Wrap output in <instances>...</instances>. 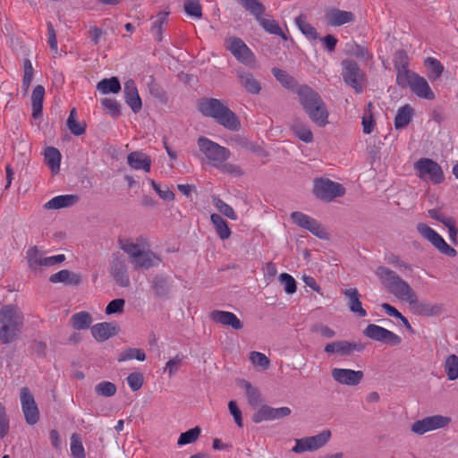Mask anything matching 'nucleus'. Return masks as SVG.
<instances>
[{
  "instance_id": "obj_57",
  "label": "nucleus",
  "mask_w": 458,
  "mask_h": 458,
  "mask_svg": "<svg viewBox=\"0 0 458 458\" xmlns=\"http://www.w3.org/2000/svg\"><path fill=\"white\" fill-rule=\"evenodd\" d=\"M242 6L252 14L257 21L263 16L265 13V6L258 0H249L245 2Z\"/></svg>"
},
{
  "instance_id": "obj_12",
  "label": "nucleus",
  "mask_w": 458,
  "mask_h": 458,
  "mask_svg": "<svg viewBox=\"0 0 458 458\" xmlns=\"http://www.w3.org/2000/svg\"><path fill=\"white\" fill-rule=\"evenodd\" d=\"M363 335L377 342L390 346H397L402 343V338L394 332L375 324H369L363 330Z\"/></svg>"
},
{
  "instance_id": "obj_25",
  "label": "nucleus",
  "mask_w": 458,
  "mask_h": 458,
  "mask_svg": "<svg viewBox=\"0 0 458 458\" xmlns=\"http://www.w3.org/2000/svg\"><path fill=\"white\" fill-rule=\"evenodd\" d=\"M161 258L148 248L143 249L138 258L132 259L131 265L134 269L148 270L157 267L161 263Z\"/></svg>"
},
{
  "instance_id": "obj_50",
  "label": "nucleus",
  "mask_w": 458,
  "mask_h": 458,
  "mask_svg": "<svg viewBox=\"0 0 458 458\" xmlns=\"http://www.w3.org/2000/svg\"><path fill=\"white\" fill-rule=\"evenodd\" d=\"M258 21L267 32L280 36L284 40L286 39L285 34L283 32L276 21L260 17Z\"/></svg>"
},
{
  "instance_id": "obj_28",
  "label": "nucleus",
  "mask_w": 458,
  "mask_h": 458,
  "mask_svg": "<svg viewBox=\"0 0 458 458\" xmlns=\"http://www.w3.org/2000/svg\"><path fill=\"white\" fill-rule=\"evenodd\" d=\"M116 333L117 327L114 323L102 322L91 327V334L98 342H104L115 335Z\"/></svg>"
},
{
  "instance_id": "obj_5",
  "label": "nucleus",
  "mask_w": 458,
  "mask_h": 458,
  "mask_svg": "<svg viewBox=\"0 0 458 458\" xmlns=\"http://www.w3.org/2000/svg\"><path fill=\"white\" fill-rule=\"evenodd\" d=\"M197 143L200 152L204 154L209 164L216 168L220 165L221 163L225 162L231 156V152L227 148L206 137H199Z\"/></svg>"
},
{
  "instance_id": "obj_34",
  "label": "nucleus",
  "mask_w": 458,
  "mask_h": 458,
  "mask_svg": "<svg viewBox=\"0 0 458 458\" xmlns=\"http://www.w3.org/2000/svg\"><path fill=\"white\" fill-rule=\"evenodd\" d=\"M44 96L45 88L42 85L36 86L31 95L32 116L35 119L42 115Z\"/></svg>"
},
{
  "instance_id": "obj_37",
  "label": "nucleus",
  "mask_w": 458,
  "mask_h": 458,
  "mask_svg": "<svg viewBox=\"0 0 458 458\" xmlns=\"http://www.w3.org/2000/svg\"><path fill=\"white\" fill-rule=\"evenodd\" d=\"M66 125L71 131L75 136H81L86 131V123L79 122L77 120V110L75 107L72 108L70 111V114L66 121Z\"/></svg>"
},
{
  "instance_id": "obj_39",
  "label": "nucleus",
  "mask_w": 458,
  "mask_h": 458,
  "mask_svg": "<svg viewBox=\"0 0 458 458\" xmlns=\"http://www.w3.org/2000/svg\"><path fill=\"white\" fill-rule=\"evenodd\" d=\"M97 89L102 94H117L121 90V83L117 77L103 79L97 84Z\"/></svg>"
},
{
  "instance_id": "obj_20",
  "label": "nucleus",
  "mask_w": 458,
  "mask_h": 458,
  "mask_svg": "<svg viewBox=\"0 0 458 458\" xmlns=\"http://www.w3.org/2000/svg\"><path fill=\"white\" fill-rule=\"evenodd\" d=\"M110 273L119 286L128 287L130 285L127 264L121 255H114Z\"/></svg>"
},
{
  "instance_id": "obj_60",
  "label": "nucleus",
  "mask_w": 458,
  "mask_h": 458,
  "mask_svg": "<svg viewBox=\"0 0 458 458\" xmlns=\"http://www.w3.org/2000/svg\"><path fill=\"white\" fill-rule=\"evenodd\" d=\"M279 281L284 285V289L286 293L293 294L296 292V281L291 275L287 273H282L279 276Z\"/></svg>"
},
{
  "instance_id": "obj_18",
  "label": "nucleus",
  "mask_w": 458,
  "mask_h": 458,
  "mask_svg": "<svg viewBox=\"0 0 458 458\" xmlns=\"http://www.w3.org/2000/svg\"><path fill=\"white\" fill-rule=\"evenodd\" d=\"M118 246L129 257L130 262L138 258L143 249L149 247L148 240L143 236H139L136 239L131 238H119Z\"/></svg>"
},
{
  "instance_id": "obj_61",
  "label": "nucleus",
  "mask_w": 458,
  "mask_h": 458,
  "mask_svg": "<svg viewBox=\"0 0 458 458\" xmlns=\"http://www.w3.org/2000/svg\"><path fill=\"white\" fill-rule=\"evenodd\" d=\"M250 360L253 365L261 367L264 369H267L270 365L269 359L259 352H251L250 353Z\"/></svg>"
},
{
  "instance_id": "obj_6",
  "label": "nucleus",
  "mask_w": 458,
  "mask_h": 458,
  "mask_svg": "<svg viewBox=\"0 0 458 458\" xmlns=\"http://www.w3.org/2000/svg\"><path fill=\"white\" fill-rule=\"evenodd\" d=\"M341 75L345 84L353 89L355 93H361L364 89L365 74L358 64L353 60L344 59L341 62Z\"/></svg>"
},
{
  "instance_id": "obj_13",
  "label": "nucleus",
  "mask_w": 458,
  "mask_h": 458,
  "mask_svg": "<svg viewBox=\"0 0 458 458\" xmlns=\"http://www.w3.org/2000/svg\"><path fill=\"white\" fill-rule=\"evenodd\" d=\"M21 410L26 422L34 425L39 420V411L30 390L24 386L20 392Z\"/></svg>"
},
{
  "instance_id": "obj_38",
  "label": "nucleus",
  "mask_w": 458,
  "mask_h": 458,
  "mask_svg": "<svg viewBox=\"0 0 458 458\" xmlns=\"http://www.w3.org/2000/svg\"><path fill=\"white\" fill-rule=\"evenodd\" d=\"M413 115V109L409 105H405L399 108L394 118L395 129H402L406 127Z\"/></svg>"
},
{
  "instance_id": "obj_8",
  "label": "nucleus",
  "mask_w": 458,
  "mask_h": 458,
  "mask_svg": "<svg viewBox=\"0 0 458 458\" xmlns=\"http://www.w3.org/2000/svg\"><path fill=\"white\" fill-rule=\"evenodd\" d=\"M313 193L320 200L330 202L335 198L344 195L345 189L339 182L319 178L314 181Z\"/></svg>"
},
{
  "instance_id": "obj_7",
  "label": "nucleus",
  "mask_w": 458,
  "mask_h": 458,
  "mask_svg": "<svg viewBox=\"0 0 458 458\" xmlns=\"http://www.w3.org/2000/svg\"><path fill=\"white\" fill-rule=\"evenodd\" d=\"M414 169L419 178L424 182L438 184L444 181L441 166L430 158H420L414 163Z\"/></svg>"
},
{
  "instance_id": "obj_27",
  "label": "nucleus",
  "mask_w": 458,
  "mask_h": 458,
  "mask_svg": "<svg viewBox=\"0 0 458 458\" xmlns=\"http://www.w3.org/2000/svg\"><path fill=\"white\" fill-rule=\"evenodd\" d=\"M237 78L240 84L246 89L247 92L258 95L261 91V84L256 80L253 74L243 69H238L236 71Z\"/></svg>"
},
{
  "instance_id": "obj_58",
  "label": "nucleus",
  "mask_w": 458,
  "mask_h": 458,
  "mask_svg": "<svg viewBox=\"0 0 458 458\" xmlns=\"http://www.w3.org/2000/svg\"><path fill=\"white\" fill-rule=\"evenodd\" d=\"M242 6L252 14L257 21L263 16L265 13V6L258 0H249L245 2Z\"/></svg>"
},
{
  "instance_id": "obj_64",
  "label": "nucleus",
  "mask_w": 458,
  "mask_h": 458,
  "mask_svg": "<svg viewBox=\"0 0 458 458\" xmlns=\"http://www.w3.org/2000/svg\"><path fill=\"white\" fill-rule=\"evenodd\" d=\"M125 305V301L123 299L118 298L111 301L107 306L106 307V313L107 315H112L115 313H123Z\"/></svg>"
},
{
  "instance_id": "obj_21",
  "label": "nucleus",
  "mask_w": 458,
  "mask_h": 458,
  "mask_svg": "<svg viewBox=\"0 0 458 458\" xmlns=\"http://www.w3.org/2000/svg\"><path fill=\"white\" fill-rule=\"evenodd\" d=\"M409 57L407 53L403 50H397L394 55V66L396 70V83L398 85L407 84L409 76L413 73L408 69Z\"/></svg>"
},
{
  "instance_id": "obj_10",
  "label": "nucleus",
  "mask_w": 458,
  "mask_h": 458,
  "mask_svg": "<svg viewBox=\"0 0 458 458\" xmlns=\"http://www.w3.org/2000/svg\"><path fill=\"white\" fill-rule=\"evenodd\" d=\"M416 228L418 233L437 249L439 252L448 257L456 256V250L447 244L444 238L428 225L419 223Z\"/></svg>"
},
{
  "instance_id": "obj_49",
  "label": "nucleus",
  "mask_w": 458,
  "mask_h": 458,
  "mask_svg": "<svg viewBox=\"0 0 458 458\" xmlns=\"http://www.w3.org/2000/svg\"><path fill=\"white\" fill-rule=\"evenodd\" d=\"M445 371L447 378L454 381L458 378V356L455 354L449 355L445 362Z\"/></svg>"
},
{
  "instance_id": "obj_2",
  "label": "nucleus",
  "mask_w": 458,
  "mask_h": 458,
  "mask_svg": "<svg viewBox=\"0 0 458 458\" xmlns=\"http://www.w3.org/2000/svg\"><path fill=\"white\" fill-rule=\"evenodd\" d=\"M305 113L318 126H325L328 121V112L321 97L308 85H299L293 89Z\"/></svg>"
},
{
  "instance_id": "obj_59",
  "label": "nucleus",
  "mask_w": 458,
  "mask_h": 458,
  "mask_svg": "<svg viewBox=\"0 0 458 458\" xmlns=\"http://www.w3.org/2000/svg\"><path fill=\"white\" fill-rule=\"evenodd\" d=\"M304 229L310 231L312 234L320 239H324L327 236V233L321 224L312 217L309 219Z\"/></svg>"
},
{
  "instance_id": "obj_26",
  "label": "nucleus",
  "mask_w": 458,
  "mask_h": 458,
  "mask_svg": "<svg viewBox=\"0 0 458 458\" xmlns=\"http://www.w3.org/2000/svg\"><path fill=\"white\" fill-rule=\"evenodd\" d=\"M326 21L328 25L337 27L345 23L352 22L355 19L352 12L332 8L326 13Z\"/></svg>"
},
{
  "instance_id": "obj_36",
  "label": "nucleus",
  "mask_w": 458,
  "mask_h": 458,
  "mask_svg": "<svg viewBox=\"0 0 458 458\" xmlns=\"http://www.w3.org/2000/svg\"><path fill=\"white\" fill-rule=\"evenodd\" d=\"M92 322V317L87 311L74 313L70 318V324L75 330L88 329Z\"/></svg>"
},
{
  "instance_id": "obj_30",
  "label": "nucleus",
  "mask_w": 458,
  "mask_h": 458,
  "mask_svg": "<svg viewBox=\"0 0 458 458\" xmlns=\"http://www.w3.org/2000/svg\"><path fill=\"white\" fill-rule=\"evenodd\" d=\"M344 294L349 299L350 310L358 315L360 318L367 316L366 310L362 308L361 301H360L359 292L356 288L346 289Z\"/></svg>"
},
{
  "instance_id": "obj_46",
  "label": "nucleus",
  "mask_w": 458,
  "mask_h": 458,
  "mask_svg": "<svg viewBox=\"0 0 458 458\" xmlns=\"http://www.w3.org/2000/svg\"><path fill=\"white\" fill-rule=\"evenodd\" d=\"M26 258L30 268L36 269L38 267H44V258L42 252L37 246H33L28 249L26 252Z\"/></svg>"
},
{
  "instance_id": "obj_48",
  "label": "nucleus",
  "mask_w": 458,
  "mask_h": 458,
  "mask_svg": "<svg viewBox=\"0 0 458 458\" xmlns=\"http://www.w3.org/2000/svg\"><path fill=\"white\" fill-rule=\"evenodd\" d=\"M168 13H159L156 20L152 22L151 32L157 41L162 40V33L164 30V25L167 23Z\"/></svg>"
},
{
  "instance_id": "obj_54",
  "label": "nucleus",
  "mask_w": 458,
  "mask_h": 458,
  "mask_svg": "<svg viewBox=\"0 0 458 458\" xmlns=\"http://www.w3.org/2000/svg\"><path fill=\"white\" fill-rule=\"evenodd\" d=\"M200 428L199 427H195L182 433L178 438L177 445H184L194 443L200 436Z\"/></svg>"
},
{
  "instance_id": "obj_52",
  "label": "nucleus",
  "mask_w": 458,
  "mask_h": 458,
  "mask_svg": "<svg viewBox=\"0 0 458 458\" xmlns=\"http://www.w3.org/2000/svg\"><path fill=\"white\" fill-rule=\"evenodd\" d=\"M117 391L116 386L110 381H101L95 386V392L99 396L111 397Z\"/></svg>"
},
{
  "instance_id": "obj_40",
  "label": "nucleus",
  "mask_w": 458,
  "mask_h": 458,
  "mask_svg": "<svg viewBox=\"0 0 458 458\" xmlns=\"http://www.w3.org/2000/svg\"><path fill=\"white\" fill-rule=\"evenodd\" d=\"M210 220L215 226V229L221 240H226L231 236V230L227 225L226 221L218 214H212Z\"/></svg>"
},
{
  "instance_id": "obj_23",
  "label": "nucleus",
  "mask_w": 458,
  "mask_h": 458,
  "mask_svg": "<svg viewBox=\"0 0 458 458\" xmlns=\"http://www.w3.org/2000/svg\"><path fill=\"white\" fill-rule=\"evenodd\" d=\"M209 318L215 323L231 327L234 330H241L243 327V323L240 318L230 311L215 310L209 313Z\"/></svg>"
},
{
  "instance_id": "obj_47",
  "label": "nucleus",
  "mask_w": 458,
  "mask_h": 458,
  "mask_svg": "<svg viewBox=\"0 0 458 458\" xmlns=\"http://www.w3.org/2000/svg\"><path fill=\"white\" fill-rule=\"evenodd\" d=\"M272 73L275 76V78L284 86V88L288 89H293L297 86L295 83V81L293 76H291L287 72L284 70L279 69V68H273Z\"/></svg>"
},
{
  "instance_id": "obj_15",
  "label": "nucleus",
  "mask_w": 458,
  "mask_h": 458,
  "mask_svg": "<svg viewBox=\"0 0 458 458\" xmlns=\"http://www.w3.org/2000/svg\"><path fill=\"white\" fill-rule=\"evenodd\" d=\"M451 422V418L443 415H433L415 421L411 425V431L418 435L445 428Z\"/></svg>"
},
{
  "instance_id": "obj_22",
  "label": "nucleus",
  "mask_w": 458,
  "mask_h": 458,
  "mask_svg": "<svg viewBox=\"0 0 458 458\" xmlns=\"http://www.w3.org/2000/svg\"><path fill=\"white\" fill-rule=\"evenodd\" d=\"M333 379L342 385L357 386L363 378L361 370L335 368L331 370Z\"/></svg>"
},
{
  "instance_id": "obj_63",
  "label": "nucleus",
  "mask_w": 458,
  "mask_h": 458,
  "mask_svg": "<svg viewBox=\"0 0 458 458\" xmlns=\"http://www.w3.org/2000/svg\"><path fill=\"white\" fill-rule=\"evenodd\" d=\"M101 104L113 117H117L121 114L120 105L115 99L103 98Z\"/></svg>"
},
{
  "instance_id": "obj_16",
  "label": "nucleus",
  "mask_w": 458,
  "mask_h": 458,
  "mask_svg": "<svg viewBox=\"0 0 458 458\" xmlns=\"http://www.w3.org/2000/svg\"><path fill=\"white\" fill-rule=\"evenodd\" d=\"M226 48L239 62L244 64H250L254 61L253 53L239 38L232 37L226 39Z\"/></svg>"
},
{
  "instance_id": "obj_1",
  "label": "nucleus",
  "mask_w": 458,
  "mask_h": 458,
  "mask_svg": "<svg viewBox=\"0 0 458 458\" xmlns=\"http://www.w3.org/2000/svg\"><path fill=\"white\" fill-rule=\"evenodd\" d=\"M198 109L202 115L213 118L218 124L232 131L241 129L237 115L221 99L204 98L198 101Z\"/></svg>"
},
{
  "instance_id": "obj_19",
  "label": "nucleus",
  "mask_w": 458,
  "mask_h": 458,
  "mask_svg": "<svg viewBox=\"0 0 458 458\" xmlns=\"http://www.w3.org/2000/svg\"><path fill=\"white\" fill-rule=\"evenodd\" d=\"M291 414L289 407L273 408L268 405L260 406L252 415L254 423H260L265 420H276L285 418Z\"/></svg>"
},
{
  "instance_id": "obj_3",
  "label": "nucleus",
  "mask_w": 458,
  "mask_h": 458,
  "mask_svg": "<svg viewBox=\"0 0 458 458\" xmlns=\"http://www.w3.org/2000/svg\"><path fill=\"white\" fill-rule=\"evenodd\" d=\"M24 325V315L18 306L4 305L0 309V342L11 344L19 338Z\"/></svg>"
},
{
  "instance_id": "obj_55",
  "label": "nucleus",
  "mask_w": 458,
  "mask_h": 458,
  "mask_svg": "<svg viewBox=\"0 0 458 458\" xmlns=\"http://www.w3.org/2000/svg\"><path fill=\"white\" fill-rule=\"evenodd\" d=\"M185 13L194 18L200 19L202 17V7L199 0H186L184 2Z\"/></svg>"
},
{
  "instance_id": "obj_33",
  "label": "nucleus",
  "mask_w": 458,
  "mask_h": 458,
  "mask_svg": "<svg viewBox=\"0 0 458 458\" xmlns=\"http://www.w3.org/2000/svg\"><path fill=\"white\" fill-rule=\"evenodd\" d=\"M345 54L354 56L363 62L372 60L373 55L369 49L356 42H349L345 45Z\"/></svg>"
},
{
  "instance_id": "obj_14",
  "label": "nucleus",
  "mask_w": 458,
  "mask_h": 458,
  "mask_svg": "<svg viewBox=\"0 0 458 458\" xmlns=\"http://www.w3.org/2000/svg\"><path fill=\"white\" fill-rule=\"evenodd\" d=\"M365 344L360 341L350 342L339 340L325 345L324 352L328 355L349 356L354 352H361L365 350Z\"/></svg>"
},
{
  "instance_id": "obj_43",
  "label": "nucleus",
  "mask_w": 458,
  "mask_h": 458,
  "mask_svg": "<svg viewBox=\"0 0 458 458\" xmlns=\"http://www.w3.org/2000/svg\"><path fill=\"white\" fill-rule=\"evenodd\" d=\"M424 65L428 70V77L431 81L440 78L444 72L442 64L434 57H428L424 62Z\"/></svg>"
},
{
  "instance_id": "obj_29",
  "label": "nucleus",
  "mask_w": 458,
  "mask_h": 458,
  "mask_svg": "<svg viewBox=\"0 0 458 458\" xmlns=\"http://www.w3.org/2000/svg\"><path fill=\"white\" fill-rule=\"evenodd\" d=\"M128 165L134 170L150 171L151 158L141 151H133L127 157Z\"/></svg>"
},
{
  "instance_id": "obj_11",
  "label": "nucleus",
  "mask_w": 458,
  "mask_h": 458,
  "mask_svg": "<svg viewBox=\"0 0 458 458\" xmlns=\"http://www.w3.org/2000/svg\"><path fill=\"white\" fill-rule=\"evenodd\" d=\"M405 301L410 304L412 312L418 316L436 317L445 312L443 304L419 301L418 296L414 291L406 298Z\"/></svg>"
},
{
  "instance_id": "obj_17",
  "label": "nucleus",
  "mask_w": 458,
  "mask_h": 458,
  "mask_svg": "<svg viewBox=\"0 0 458 458\" xmlns=\"http://www.w3.org/2000/svg\"><path fill=\"white\" fill-rule=\"evenodd\" d=\"M407 84L399 85L402 88H410L411 90L419 98L432 100L435 98V94L431 90L428 81L417 73H411L408 80Z\"/></svg>"
},
{
  "instance_id": "obj_4",
  "label": "nucleus",
  "mask_w": 458,
  "mask_h": 458,
  "mask_svg": "<svg viewBox=\"0 0 458 458\" xmlns=\"http://www.w3.org/2000/svg\"><path fill=\"white\" fill-rule=\"evenodd\" d=\"M376 275L387 291L402 301H405L413 291L407 282L386 267H378Z\"/></svg>"
},
{
  "instance_id": "obj_44",
  "label": "nucleus",
  "mask_w": 458,
  "mask_h": 458,
  "mask_svg": "<svg viewBox=\"0 0 458 458\" xmlns=\"http://www.w3.org/2000/svg\"><path fill=\"white\" fill-rule=\"evenodd\" d=\"M295 23L303 35L309 39L315 40L318 38L316 29L306 21V16L301 14L295 18Z\"/></svg>"
},
{
  "instance_id": "obj_56",
  "label": "nucleus",
  "mask_w": 458,
  "mask_h": 458,
  "mask_svg": "<svg viewBox=\"0 0 458 458\" xmlns=\"http://www.w3.org/2000/svg\"><path fill=\"white\" fill-rule=\"evenodd\" d=\"M71 454L72 458H86L82 442L76 433L71 437Z\"/></svg>"
},
{
  "instance_id": "obj_42",
  "label": "nucleus",
  "mask_w": 458,
  "mask_h": 458,
  "mask_svg": "<svg viewBox=\"0 0 458 458\" xmlns=\"http://www.w3.org/2000/svg\"><path fill=\"white\" fill-rule=\"evenodd\" d=\"M241 386L245 389L249 404L252 407H258L262 401L259 389L244 379L241 381Z\"/></svg>"
},
{
  "instance_id": "obj_62",
  "label": "nucleus",
  "mask_w": 458,
  "mask_h": 458,
  "mask_svg": "<svg viewBox=\"0 0 458 458\" xmlns=\"http://www.w3.org/2000/svg\"><path fill=\"white\" fill-rule=\"evenodd\" d=\"M127 384L132 391H138L142 387L144 377L140 372H132L126 378Z\"/></svg>"
},
{
  "instance_id": "obj_35",
  "label": "nucleus",
  "mask_w": 458,
  "mask_h": 458,
  "mask_svg": "<svg viewBox=\"0 0 458 458\" xmlns=\"http://www.w3.org/2000/svg\"><path fill=\"white\" fill-rule=\"evenodd\" d=\"M171 283L168 276L156 275L152 281V288L157 297H166L170 292Z\"/></svg>"
},
{
  "instance_id": "obj_53",
  "label": "nucleus",
  "mask_w": 458,
  "mask_h": 458,
  "mask_svg": "<svg viewBox=\"0 0 458 458\" xmlns=\"http://www.w3.org/2000/svg\"><path fill=\"white\" fill-rule=\"evenodd\" d=\"M212 202L214 206L216 208V209L224 216L232 220L237 219V215L234 212L233 208L228 204H226L224 200L215 196L213 197Z\"/></svg>"
},
{
  "instance_id": "obj_41",
  "label": "nucleus",
  "mask_w": 458,
  "mask_h": 458,
  "mask_svg": "<svg viewBox=\"0 0 458 458\" xmlns=\"http://www.w3.org/2000/svg\"><path fill=\"white\" fill-rule=\"evenodd\" d=\"M45 160L53 173L56 174L59 172L61 153L57 148L54 147L47 148L45 150Z\"/></svg>"
},
{
  "instance_id": "obj_51",
  "label": "nucleus",
  "mask_w": 458,
  "mask_h": 458,
  "mask_svg": "<svg viewBox=\"0 0 458 458\" xmlns=\"http://www.w3.org/2000/svg\"><path fill=\"white\" fill-rule=\"evenodd\" d=\"M132 359L143 361L146 359V354L141 349L128 348L120 353L119 357L117 358V360L119 362H123Z\"/></svg>"
},
{
  "instance_id": "obj_45",
  "label": "nucleus",
  "mask_w": 458,
  "mask_h": 458,
  "mask_svg": "<svg viewBox=\"0 0 458 458\" xmlns=\"http://www.w3.org/2000/svg\"><path fill=\"white\" fill-rule=\"evenodd\" d=\"M292 131L302 141L310 143L313 141L311 131L301 122L295 120L291 125Z\"/></svg>"
},
{
  "instance_id": "obj_9",
  "label": "nucleus",
  "mask_w": 458,
  "mask_h": 458,
  "mask_svg": "<svg viewBox=\"0 0 458 458\" xmlns=\"http://www.w3.org/2000/svg\"><path fill=\"white\" fill-rule=\"evenodd\" d=\"M330 438L331 431L325 429L318 435L295 439V445L292 451L296 454L313 452L326 445Z\"/></svg>"
},
{
  "instance_id": "obj_32",
  "label": "nucleus",
  "mask_w": 458,
  "mask_h": 458,
  "mask_svg": "<svg viewBox=\"0 0 458 458\" xmlns=\"http://www.w3.org/2000/svg\"><path fill=\"white\" fill-rule=\"evenodd\" d=\"M49 281L54 284L64 283L69 285H78L81 281V276L71 272L67 269L60 270L59 272L51 275Z\"/></svg>"
},
{
  "instance_id": "obj_24",
  "label": "nucleus",
  "mask_w": 458,
  "mask_h": 458,
  "mask_svg": "<svg viewBox=\"0 0 458 458\" xmlns=\"http://www.w3.org/2000/svg\"><path fill=\"white\" fill-rule=\"evenodd\" d=\"M123 94L125 102L131 111L135 114L139 113L142 107V102L133 80L129 79L124 82Z\"/></svg>"
},
{
  "instance_id": "obj_31",
  "label": "nucleus",
  "mask_w": 458,
  "mask_h": 458,
  "mask_svg": "<svg viewBox=\"0 0 458 458\" xmlns=\"http://www.w3.org/2000/svg\"><path fill=\"white\" fill-rule=\"evenodd\" d=\"M79 197L77 195H59L48 200L44 205V208L46 209H59L63 208H68L77 203Z\"/></svg>"
}]
</instances>
